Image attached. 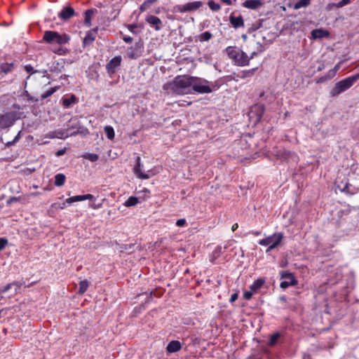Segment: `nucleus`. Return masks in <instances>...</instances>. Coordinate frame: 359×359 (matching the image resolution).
<instances>
[{
  "label": "nucleus",
  "mask_w": 359,
  "mask_h": 359,
  "mask_svg": "<svg viewBox=\"0 0 359 359\" xmlns=\"http://www.w3.org/2000/svg\"><path fill=\"white\" fill-rule=\"evenodd\" d=\"M337 187L341 191L346 194H353L355 193V188L348 182H341Z\"/></svg>",
  "instance_id": "obj_20"
},
{
  "label": "nucleus",
  "mask_w": 359,
  "mask_h": 359,
  "mask_svg": "<svg viewBox=\"0 0 359 359\" xmlns=\"http://www.w3.org/2000/svg\"><path fill=\"white\" fill-rule=\"evenodd\" d=\"M19 118V114L17 111H8L0 114V130L11 127Z\"/></svg>",
  "instance_id": "obj_7"
},
{
  "label": "nucleus",
  "mask_w": 359,
  "mask_h": 359,
  "mask_svg": "<svg viewBox=\"0 0 359 359\" xmlns=\"http://www.w3.org/2000/svg\"><path fill=\"white\" fill-rule=\"evenodd\" d=\"M78 131L69 132V128L67 129H58L48 133L47 137L49 138H58L65 139L69 136H72L78 134Z\"/></svg>",
  "instance_id": "obj_11"
},
{
  "label": "nucleus",
  "mask_w": 359,
  "mask_h": 359,
  "mask_svg": "<svg viewBox=\"0 0 359 359\" xmlns=\"http://www.w3.org/2000/svg\"><path fill=\"white\" fill-rule=\"evenodd\" d=\"M259 108H261V110H262L261 114L259 115V118H260L262 116V114L264 111V107H263V106H259Z\"/></svg>",
  "instance_id": "obj_64"
},
{
  "label": "nucleus",
  "mask_w": 359,
  "mask_h": 359,
  "mask_svg": "<svg viewBox=\"0 0 359 359\" xmlns=\"http://www.w3.org/2000/svg\"><path fill=\"white\" fill-rule=\"evenodd\" d=\"M123 39L126 43H130L133 41V38L129 36H125Z\"/></svg>",
  "instance_id": "obj_50"
},
{
  "label": "nucleus",
  "mask_w": 359,
  "mask_h": 359,
  "mask_svg": "<svg viewBox=\"0 0 359 359\" xmlns=\"http://www.w3.org/2000/svg\"><path fill=\"white\" fill-rule=\"evenodd\" d=\"M20 287H21V283H20L19 282H17V281H14L11 283L7 284L4 287V289L1 290V292L5 293L7 291H8L10 289H11L12 287H14L15 291H14L13 294H15L18 292V290L20 288Z\"/></svg>",
  "instance_id": "obj_25"
},
{
  "label": "nucleus",
  "mask_w": 359,
  "mask_h": 359,
  "mask_svg": "<svg viewBox=\"0 0 359 359\" xmlns=\"http://www.w3.org/2000/svg\"><path fill=\"white\" fill-rule=\"evenodd\" d=\"M311 0H298L294 4L295 9H299L308 6Z\"/></svg>",
  "instance_id": "obj_34"
},
{
  "label": "nucleus",
  "mask_w": 359,
  "mask_h": 359,
  "mask_svg": "<svg viewBox=\"0 0 359 359\" xmlns=\"http://www.w3.org/2000/svg\"><path fill=\"white\" fill-rule=\"evenodd\" d=\"M163 89L177 95L191 94V76H177L172 81L165 83Z\"/></svg>",
  "instance_id": "obj_1"
},
{
  "label": "nucleus",
  "mask_w": 359,
  "mask_h": 359,
  "mask_svg": "<svg viewBox=\"0 0 359 359\" xmlns=\"http://www.w3.org/2000/svg\"><path fill=\"white\" fill-rule=\"evenodd\" d=\"M279 337H280V334L278 332L273 334V335L271 336L269 344L270 346L275 345L276 344L278 339H279Z\"/></svg>",
  "instance_id": "obj_38"
},
{
  "label": "nucleus",
  "mask_w": 359,
  "mask_h": 359,
  "mask_svg": "<svg viewBox=\"0 0 359 359\" xmlns=\"http://www.w3.org/2000/svg\"><path fill=\"white\" fill-rule=\"evenodd\" d=\"M104 133L109 140H112L114 138L115 134L114 128L110 126H107L104 128Z\"/></svg>",
  "instance_id": "obj_31"
},
{
  "label": "nucleus",
  "mask_w": 359,
  "mask_h": 359,
  "mask_svg": "<svg viewBox=\"0 0 359 359\" xmlns=\"http://www.w3.org/2000/svg\"><path fill=\"white\" fill-rule=\"evenodd\" d=\"M358 80H359V73L337 82L330 90V96L332 97L339 96L341 93L352 87Z\"/></svg>",
  "instance_id": "obj_4"
},
{
  "label": "nucleus",
  "mask_w": 359,
  "mask_h": 359,
  "mask_svg": "<svg viewBox=\"0 0 359 359\" xmlns=\"http://www.w3.org/2000/svg\"><path fill=\"white\" fill-rule=\"evenodd\" d=\"M139 203V199L138 198L135 197V196H130L128 200H126L125 201V203H123V205L126 206V207H131V206H135L136 205L137 203Z\"/></svg>",
  "instance_id": "obj_29"
},
{
  "label": "nucleus",
  "mask_w": 359,
  "mask_h": 359,
  "mask_svg": "<svg viewBox=\"0 0 359 359\" xmlns=\"http://www.w3.org/2000/svg\"><path fill=\"white\" fill-rule=\"evenodd\" d=\"M238 297V294L237 293H233L231 294L230 297V302L233 303L234 302Z\"/></svg>",
  "instance_id": "obj_48"
},
{
  "label": "nucleus",
  "mask_w": 359,
  "mask_h": 359,
  "mask_svg": "<svg viewBox=\"0 0 359 359\" xmlns=\"http://www.w3.org/2000/svg\"><path fill=\"white\" fill-rule=\"evenodd\" d=\"M83 157L91 162H95L99 159V156L96 154L87 153L83 155Z\"/></svg>",
  "instance_id": "obj_37"
},
{
  "label": "nucleus",
  "mask_w": 359,
  "mask_h": 359,
  "mask_svg": "<svg viewBox=\"0 0 359 359\" xmlns=\"http://www.w3.org/2000/svg\"><path fill=\"white\" fill-rule=\"evenodd\" d=\"M25 69L27 73L32 74L36 72V71H34V68L32 65H27L25 67Z\"/></svg>",
  "instance_id": "obj_45"
},
{
  "label": "nucleus",
  "mask_w": 359,
  "mask_h": 359,
  "mask_svg": "<svg viewBox=\"0 0 359 359\" xmlns=\"http://www.w3.org/2000/svg\"><path fill=\"white\" fill-rule=\"evenodd\" d=\"M220 1L224 4L226 5H231L232 4V0H220Z\"/></svg>",
  "instance_id": "obj_55"
},
{
  "label": "nucleus",
  "mask_w": 359,
  "mask_h": 359,
  "mask_svg": "<svg viewBox=\"0 0 359 359\" xmlns=\"http://www.w3.org/2000/svg\"><path fill=\"white\" fill-rule=\"evenodd\" d=\"M66 152V149H60L58 151H56L55 153V155L56 156L59 157V156H61L62 155H64Z\"/></svg>",
  "instance_id": "obj_49"
},
{
  "label": "nucleus",
  "mask_w": 359,
  "mask_h": 359,
  "mask_svg": "<svg viewBox=\"0 0 359 359\" xmlns=\"http://www.w3.org/2000/svg\"><path fill=\"white\" fill-rule=\"evenodd\" d=\"M339 68H340V63H338L337 65H336L334 66L333 69L335 70L336 72H337V71L339 69Z\"/></svg>",
  "instance_id": "obj_61"
},
{
  "label": "nucleus",
  "mask_w": 359,
  "mask_h": 359,
  "mask_svg": "<svg viewBox=\"0 0 359 359\" xmlns=\"http://www.w3.org/2000/svg\"><path fill=\"white\" fill-rule=\"evenodd\" d=\"M76 15L74 9L71 6L64 7L58 13V17L62 20H68Z\"/></svg>",
  "instance_id": "obj_16"
},
{
  "label": "nucleus",
  "mask_w": 359,
  "mask_h": 359,
  "mask_svg": "<svg viewBox=\"0 0 359 359\" xmlns=\"http://www.w3.org/2000/svg\"><path fill=\"white\" fill-rule=\"evenodd\" d=\"M253 292L250 290L248 291H245L244 293H243V297L246 300H250L252 295H253Z\"/></svg>",
  "instance_id": "obj_43"
},
{
  "label": "nucleus",
  "mask_w": 359,
  "mask_h": 359,
  "mask_svg": "<svg viewBox=\"0 0 359 359\" xmlns=\"http://www.w3.org/2000/svg\"><path fill=\"white\" fill-rule=\"evenodd\" d=\"M136 27H137V26H136L135 25H130L129 26V29H130V31H133V29H135V28H136Z\"/></svg>",
  "instance_id": "obj_62"
},
{
  "label": "nucleus",
  "mask_w": 359,
  "mask_h": 359,
  "mask_svg": "<svg viewBox=\"0 0 359 359\" xmlns=\"http://www.w3.org/2000/svg\"><path fill=\"white\" fill-rule=\"evenodd\" d=\"M229 22L235 29H238L244 26L243 18L241 15L235 16L231 14L229 16Z\"/></svg>",
  "instance_id": "obj_18"
},
{
  "label": "nucleus",
  "mask_w": 359,
  "mask_h": 359,
  "mask_svg": "<svg viewBox=\"0 0 359 359\" xmlns=\"http://www.w3.org/2000/svg\"><path fill=\"white\" fill-rule=\"evenodd\" d=\"M82 201H83V195H78V196H72V197L67 198L66 203L68 204H71L74 202Z\"/></svg>",
  "instance_id": "obj_36"
},
{
  "label": "nucleus",
  "mask_w": 359,
  "mask_h": 359,
  "mask_svg": "<svg viewBox=\"0 0 359 359\" xmlns=\"http://www.w3.org/2000/svg\"><path fill=\"white\" fill-rule=\"evenodd\" d=\"M97 30L98 28L95 27L87 32L83 41L84 46L90 45L95 41L97 34Z\"/></svg>",
  "instance_id": "obj_17"
},
{
  "label": "nucleus",
  "mask_w": 359,
  "mask_h": 359,
  "mask_svg": "<svg viewBox=\"0 0 359 359\" xmlns=\"http://www.w3.org/2000/svg\"><path fill=\"white\" fill-rule=\"evenodd\" d=\"M212 37V34L210 32H205L198 36V39L199 41L203 42V41H208L210 39H211Z\"/></svg>",
  "instance_id": "obj_33"
},
{
  "label": "nucleus",
  "mask_w": 359,
  "mask_h": 359,
  "mask_svg": "<svg viewBox=\"0 0 359 359\" xmlns=\"http://www.w3.org/2000/svg\"><path fill=\"white\" fill-rule=\"evenodd\" d=\"M145 21L156 31H159L162 28L163 22L161 20L155 15H147L145 18Z\"/></svg>",
  "instance_id": "obj_13"
},
{
  "label": "nucleus",
  "mask_w": 359,
  "mask_h": 359,
  "mask_svg": "<svg viewBox=\"0 0 359 359\" xmlns=\"http://www.w3.org/2000/svg\"><path fill=\"white\" fill-rule=\"evenodd\" d=\"M17 201H18V198L16 197L13 196V197L10 198L7 201L6 203H7L8 205H10L12 203L15 202Z\"/></svg>",
  "instance_id": "obj_51"
},
{
  "label": "nucleus",
  "mask_w": 359,
  "mask_h": 359,
  "mask_svg": "<svg viewBox=\"0 0 359 359\" xmlns=\"http://www.w3.org/2000/svg\"><path fill=\"white\" fill-rule=\"evenodd\" d=\"M333 8H335V3H331V4H329L327 6V10H331V9H332Z\"/></svg>",
  "instance_id": "obj_56"
},
{
  "label": "nucleus",
  "mask_w": 359,
  "mask_h": 359,
  "mask_svg": "<svg viewBox=\"0 0 359 359\" xmlns=\"http://www.w3.org/2000/svg\"><path fill=\"white\" fill-rule=\"evenodd\" d=\"M222 252H223L222 247L220 245H218L216 247V248L213 251V255H214L215 257H218Z\"/></svg>",
  "instance_id": "obj_41"
},
{
  "label": "nucleus",
  "mask_w": 359,
  "mask_h": 359,
  "mask_svg": "<svg viewBox=\"0 0 359 359\" xmlns=\"http://www.w3.org/2000/svg\"><path fill=\"white\" fill-rule=\"evenodd\" d=\"M20 131H19V133H18V135L15 137V138L13 139V141L17 143L20 139Z\"/></svg>",
  "instance_id": "obj_54"
},
{
  "label": "nucleus",
  "mask_w": 359,
  "mask_h": 359,
  "mask_svg": "<svg viewBox=\"0 0 359 359\" xmlns=\"http://www.w3.org/2000/svg\"><path fill=\"white\" fill-rule=\"evenodd\" d=\"M204 5V3L201 1H195L186 3L184 4L176 5L174 7V10L175 12L184 13H192L200 8H201Z\"/></svg>",
  "instance_id": "obj_8"
},
{
  "label": "nucleus",
  "mask_w": 359,
  "mask_h": 359,
  "mask_svg": "<svg viewBox=\"0 0 359 359\" xmlns=\"http://www.w3.org/2000/svg\"><path fill=\"white\" fill-rule=\"evenodd\" d=\"M122 57L121 55L115 56L111 59L106 65V70L108 74L113 75L116 69L121 66Z\"/></svg>",
  "instance_id": "obj_12"
},
{
  "label": "nucleus",
  "mask_w": 359,
  "mask_h": 359,
  "mask_svg": "<svg viewBox=\"0 0 359 359\" xmlns=\"http://www.w3.org/2000/svg\"><path fill=\"white\" fill-rule=\"evenodd\" d=\"M143 44L141 42L136 43L134 46L128 48L126 50L127 57L130 59H137L143 53Z\"/></svg>",
  "instance_id": "obj_10"
},
{
  "label": "nucleus",
  "mask_w": 359,
  "mask_h": 359,
  "mask_svg": "<svg viewBox=\"0 0 359 359\" xmlns=\"http://www.w3.org/2000/svg\"><path fill=\"white\" fill-rule=\"evenodd\" d=\"M59 88V87H53L45 91L41 96V100H45L47 97L51 96L56 90Z\"/></svg>",
  "instance_id": "obj_35"
},
{
  "label": "nucleus",
  "mask_w": 359,
  "mask_h": 359,
  "mask_svg": "<svg viewBox=\"0 0 359 359\" xmlns=\"http://www.w3.org/2000/svg\"><path fill=\"white\" fill-rule=\"evenodd\" d=\"M141 160L140 157L136 158V165L134 167L133 170L135 175L142 180L149 179L150 177V171H147V172H143L141 169Z\"/></svg>",
  "instance_id": "obj_14"
},
{
  "label": "nucleus",
  "mask_w": 359,
  "mask_h": 359,
  "mask_svg": "<svg viewBox=\"0 0 359 359\" xmlns=\"http://www.w3.org/2000/svg\"><path fill=\"white\" fill-rule=\"evenodd\" d=\"M256 55H257V53H256V52H252V53H251L250 57H249L250 60L251 59H252V58H253L255 56H256Z\"/></svg>",
  "instance_id": "obj_63"
},
{
  "label": "nucleus",
  "mask_w": 359,
  "mask_h": 359,
  "mask_svg": "<svg viewBox=\"0 0 359 359\" xmlns=\"http://www.w3.org/2000/svg\"><path fill=\"white\" fill-rule=\"evenodd\" d=\"M283 233L282 232H276L264 239L259 240L258 243L262 246H268L266 252H270L272 250L280 245L283 239Z\"/></svg>",
  "instance_id": "obj_6"
},
{
  "label": "nucleus",
  "mask_w": 359,
  "mask_h": 359,
  "mask_svg": "<svg viewBox=\"0 0 359 359\" xmlns=\"http://www.w3.org/2000/svg\"><path fill=\"white\" fill-rule=\"evenodd\" d=\"M265 280L264 278H258L250 286V290L255 294L263 286Z\"/></svg>",
  "instance_id": "obj_23"
},
{
  "label": "nucleus",
  "mask_w": 359,
  "mask_h": 359,
  "mask_svg": "<svg viewBox=\"0 0 359 359\" xmlns=\"http://www.w3.org/2000/svg\"><path fill=\"white\" fill-rule=\"evenodd\" d=\"M341 1L343 4V6H346L351 3V0H341Z\"/></svg>",
  "instance_id": "obj_58"
},
{
  "label": "nucleus",
  "mask_w": 359,
  "mask_h": 359,
  "mask_svg": "<svg viewBox=\"0 0 359 359\" xmlns=\"http://www.w3.org/2000/svg\"><path fill=\"white\" fill-rule=\"evenodd\" d=\"M280 279H284L280 284L282 289H286L289 286L296 285L298 283L294 274L288 271H281L280 272Z\"/></svg>",
  "instance_id": "obj_9"
},
{
  "label": "nucleus",
  "mask_w": 359,
  "mask_h": 359,
  "mask_svg": "<svg viewBox=\"0 0 359 359\" xmlns=\"http://www.w3.org/2000/svg\"><path fill=\"white\" fill-rule=\"evenodd\" d=\"M253 71H254V69L249 70V71H247V72H242V76H241V77L244 79V78H245L247 76H252V74H253Z\"/></svg>",
  "instance_id": "obj_44"
},
{
  "label": "nucleus",
  "mask_w": 359,
  "mask_h": 359,
  "mask_svg": "<svg viewBox=\"0 0 359 359\" xmlns=\"http://www.w3.org/2000/svg\"><path fill=\"white\" fill-rule=\"evenodd\" d=\"M342 7H344V6H343V4L341 3V1L335 3V8H342Z\"/></svg>",
  "instance_id": "obj_59"
},
{
  "label": "nucleus",
  "mask_w": 359,
  "mask_h": 359,
  "mask_svg": "<svg viewBox=\"0 0 359 359\" xmlns=\"http://www.w3.org/2000/svg\"><path fill=\"white\" fill-rule=\"evenodd\" d=\"M77 101L76 97L74 95H72L69 97H65L62 99L63 106L66 108H69L73 104H75Z\"/></svg>",
  "instance_id": "obj_26"
},
{
  "label": "nucleus",
  "mask_w": 359,
  "mask_h": 359,
  "mask_svg": "<svg viewBox=\"0 0 359 359\" xmlns=\"http://www.w3.org/2000/svg\"><path fill=\"white\" fill-rule=\"evenodd\" d=\"M97 12V10L95 8L88 9L85 11L84 24L86 26L88 27L91 26V18Z\"/></svg>",
  "instance_id": "obj_21"
},
{
  "label": "nucleus",
  "mask_w": 359,
  "mask_h": 359,
  "mask_svg": "<svg viewBox=\"0 0 359 359\" xmlns=\"http://www.w3.org/2000/svg\"><path fill=\"white\" fill-rule=\"evenodd\" d=\"M102 203H98V204L93 203L90 205V207L94 210H97V209L100 208L102 207Z\"/></svg>",
  "instance_id": "obj_52"
},
{
  "label": "nucleus",
  "mask_w": 359,
  "mask_h": 359,
  "mask_svg": "<svg viewBox=\"0 0 359 359\" xmlns=\"http://www.w3.org/2000/svg\"><path fill=\"white\" fill-rule=\"evenodd\" d=\"M15 144H16L13 140L12 141H9V142H7L6 144H5V147H10L13 145H14Z\"/></svg>",
  "instance_id": "obj_53"
},
{
  "label": "nucleus",
  "mask_w": 359,
  "mask_h": 359,
  "mask_svg": "<svg viewBox=\"0 0 359 359\" xmlns=\"http://www.w3.org/2000/svg\"><path fill=\"white\" fill-rule=\"evenodd\" d=\"M249 233H251V234H252L254 236H257L261 235V231H252Z\"/></svg>",
  "instance_id": "obj_57"
},
{
  "label": "nucleus",
  "mask_w": 359,
  "mask_h": 359,
  "mask_svg": "<svg viewBox=\"0 0 359 359\" xmlns=\"http://www.w3.org/2000/svg\"><path fill=\"white\" fill-rule=\"evenodd\" d=\"M186 222L185 219H180L176 222V225L177 226H184L186 224Z\"/></svg>",
  "instance_id": "obj_47"
},
{
  "label": "nucleus",
  "mask_w": 359,
  "mask_h": 359,
  "mask_svg": "<svg viewBox=\"0 0 359 359\" xmlns=\"http://www.w3.org/2000/svg\"><path fill=\"white\" fill-rule=\"evenodd\" d=\"M238 227V224L237 223H235L234 224H233L232 227H231V230L233 231H236Z\"/></svg>",
  "instance_id": "obj_60"
},
{
  "label": "nucleus",
  "mask_w": 359,
  "mask_h": 359,
  "mask_svg": "<svg viewBox=\"0 0 359 359\" xmlns=\"http://www.w3.org/2000/svg\"><path fill=\"white\" fill-rule=\"evenodd\" d=\"M328 34H329L328 32L325 31L323 29H313L311 32V36L313 39H322L325 36H328Z\"/></svg>",
  "instance_id": "obj_24"
},
{
  "label": "nucleus",
  "mask_w": 359,
  "mask_h": 359,
  "mask_svg": "<svg viewBox=\"0 0 359 359\" xmlns=\"http://www.w3.org/2000/svg\"><path fill=\"white\" fill-rule=\"evenodd\" d=\"M66 177L64 174L58 173L55 176V185L57 187L62 186L65 182Z\"/></svg>",
  "instance_id": "obj_27"
},
{
  "label": "nucleus",
  "mask_w": 359,
  "mask_h": 359,
  "mask_svg": "<svg viewBox=\"0 0 359 359\" xmlns=\"http://www.w3.org/2000/svg\"><path fill=\"white\" fill-rule=\"evenodd\" d=\"M182 348L181 343L177 340L171 341L167 346L166 350L168 353H175Z\"/></svg>",
  "instance_id": "obj_19"
},
{
  "label": "nucleus",
  "mask_w": 359,
  "mask_h": 359,
  "mask_svg": "<svg viewBox=\"0 0 359 359\" xmlns=\"http://www.w3.org/2000/svg\"><path fill=\"white\" fill-rule=\"evenodd\" d=\"M225 53L236 65L246 66L249 65V57L241 48L236 46H228L225 49Z\"/></svg>",
  "instance_id": "obj_3"
},
{
  "label": "nucleus",
  "mask_w": 359,
  "mask_h": 359,
  "mask_svg": "<svg viewBox=\"0 0 359 359\" xmlns=\"http://www.w3.org/2000/svg\"><path fill=\"white\" fill-rule=\"evenodd\" d=\"M219 85L217 82H210L206 79L191 76V94L196 93L198 94H208L217 90Z\"/></svg>",
  "instance_id": "obj_2"
},
{
  "label": "nucleus",
  "mask_w": 359,
  "mask_h": 359,
  "mask_svg": "<svg viewBox=\"0 0 359 359\" xmlns=\"http://www.w3.org/2000/svg\"><path fill=\"white\" fill-rule=\"evenodd\" d=\"M262 4L260 0H246L243 4L244 7L250 9H257L260 7Z\"/></svg>",
  "instance_id": "obj_22"
},
{
  "label": "nucleus",
  "mask_w": 359,
  "mask_h": 359,
  "mask_svg": "<svg viewBox=\"0 0 359 359\" xmlns=\"http://www.w3.org/2000/svg\"><path fill=\"white\" fill-rule=\"evenodd\" d=\"M16 65L14 62H2L0 64V79H4L8 74L12 72Z\"/></svg>",
  "instance_id": "obj_15"
},
{
  "label": "nucleus",
  "mask_w": 359,
  "mask_h": 359,
  "mask_svg": "<svg viewBox=\"0 0 359 359\" xmlns=\"http://www.w3.org/2000/svg\"><path fill=\"white\" fill-rule=\"evenodd\" d=\"M158 0H146L140 6V12L143 13L146 11L149 7Z\"/></svg>",
  "instance_id": "obj_28"
},
{
  "label": "nucleus",
  "mask_w": 359,
  "mask_h": 359,
  "mask_svg": "<svg viewBox=\"0 0 359 359\" xmlns=\"http://www.w3.org/2000/svg\"><path fill=\"white\" fill-rule=\"evenodd\" d=\"M83 201H85V200L95 201V198L94 197V196L92 194H90L83 195Z\"/></svg>",
  "instance_id": "obj_46"
},
{
  "label": "nucleus",
  "mask_w": 359,
  "mask_h": 359,
  "mask_svg": "<svg viewBox=\"0 0 359 359\" xmlns=\"http://www.w3.org/2000/svg\"><path fill=\"white\" fill-rule=\"evenodd\" d=\"M43 40L50 45L62 46L67 43L70 36L67 34H60L55 31H46L43 34Z\"/></svg>",
  "instance_id": "obj_5"
},
{
  "label": "nucleus",
  "mask_w": 359,
  "mask_h": 359,
  "mask_svg": "<svg viewBox=\"0 0 359 359\" xmlns=\"http://www.w3.org/2000/svg\"><path fill=\"white\" fill-rule=\"evenodd\" d=\"M22 96L25 97L27 100L29 101V102H38V99L37 98H35L34 97H32L29 93L28 91L25 90L22 95Z\"/></svg>",
  "instance_id": "obj_39"
},
{
  "label": "nucleus",
  "mask_w": 359,
  "mask_h": 359,
  "mask_svg": "<svg viewBox=\"0 0 359 359\" xmlns=\"http://www.w3.org/2000/svg\"><path fill=\"white\" fill-rule=\"evenodd\" d=\"M89 285H90V283L87 280H81L79 283V288L78 293L80 294H82L84 292H86Z\"/></svg>",
  "instance_id": "obj_30"
},
{
  "label": "nucleus",
  "mask_w": 359,
  "mask_h": 359,
  "mask_svg": "<svg viewBox=\"0 0 359 359\" xmlns=\"http://www.w3.org/2000/svg\"><path fill=\"white\" fill-rule=\"evenodd\" d=\"M208 6L213 12L219 11L221 9V5L213 0H209L208 1Z\"/></svg>",
  "instance_id": "obj_32"
},
{
  "label": "nucleus",
  "mask_w": 359,
  "mask_h": 359,
  "mask_svg": "<svg viewBox=\"0 0 359 359\" xmlns=\"http://www.w3.org/2000/svg\"><path fill=\"white\" fill-rule=\"evenodd\" d=\"M337 72L333 69H330L327 74L325 76V79L330 80L332 79L335 75Z\"/></svg>",
  "instance_id": "obj_40"
},
{
  "label": "nucleus",
  "mask_w": 359,
  "mask_h": 359,
  "mask_svg": "<svg viewBox=\"0 0 359 359\" xmlns=\"http://www.w3.org/2000/svg\"><path fill=\"white\" fill-rule=\"evenodd\" d=\"M8 240L5 238H0V251L3 250L8 245Z\"/></svg>",
  "instance_id": "obj_42"
}]
</instances>
